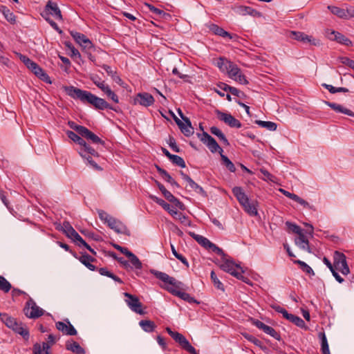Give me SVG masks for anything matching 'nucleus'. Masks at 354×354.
Returning <instances> with one entry per match:
<instances>
[{
  "instance_id": "f257e3e1",
  "label": "nucleus",
  "mask_w": 354,
  "mask_h": 354,
  "mask_svg": "<svg viewBox=\"0 0 354 354\" xmlns=\"http://www.w3.org/2000/svg\"><path fill=\"white\" fill-rule=\"evenodd\" d=\"M151 273L164 283L171 285V286L167 287L166 290L173 295L178 297L181 299L189 304L194 303L199 304L200 302L198 301L194 297H192L189 294L185 292L181 291L182 290H184V284L181 281L176 280L175 278L169 276L165 272L156 270H151Z\"/></svg>"
},
{
  "instance_id": "f03ea898",
  "label": "nucleus",
  "mask_w": 354,
  "mask_h": 354,
  "mask_svg": "<svg viewBox=\"0 0 354 354\" xmlns=\"http://www.w3.org/2000/svg\"><path fill=\"white\" fill-rule=\"evenodd\" d=\"M232 193L247 213L250 216L257 215L258 212L256 207L257 202H250L241 187H234L232 189Z\"/></svg>"
},
{
  "instance_id": "7ed1b4c3",
  "label": "nucleus",
  "mask_w": 354,
  "mask_h": 354,
  "mask_svg": "<svg viewBox=\"0 0 354 354\" xmlns=\"http://www.w3.org/2000/svg\"><path fill=\"white\" fill-rule=\"evenodd\" d=\"M0 319L7 327L21 335L25 339L29 338V331L26 327L24 326L21 322H18L14 317L6 313H0Z\"/></svg>"
},
{
  "instance_id": "20e7f679",
  "label": "nucleus",
  "mask_w": 354,
  "mask_h": 354,
  "mask_svg": "<svg viewBox=\"0 0 354 354\" xmlns=\"http://www.w3.org/2000/svg\"><path fill=\"white\" fill-rule=\"evenodd\" d=\"M222 258L224 259V262L221 265V270L248 284L250 283V279L243 275L244 271L240 266L234 263L232 260L225 259V257H222Z\"/></svg>"
},
{
  "instance_id": "39448f33",
  "label": "nucleus",
  "mask_w": 354,
  "mask_h": 354,
  "mask_svg": "<svg viewBox=\"0 0 354 354\" xmlns=\"http://www.w3.org/2000/svg\"><path fill=\"white\" fill-rule=\"evenodd\" d=\"M66 93L74 99L80 100L84 104L91 105L95 95L89 91L82 90L75 86H71L65 88Z\"/></svg>"
},
{
  "instance_id": "423d86ee",
  "label": "nucleus",
  "mask_w": 354,
  "mask_h": 354,
  "mask_svg": "<svg viewBox=\"0 0 354 354\" xmlns=\"http://www.w3.org/2000/svg\"><path fill=\"white\" fill-rule=\"evenodd\" d=\"M150 198L160 205L165 210L167 211L174 218L180 221L181 223L185 225H189V221L187 220V217L181 212H178L173 207H171L170 205L163 199L159 198L156 196H150Z\"/></svg>"
},
{
  "instance_id": "0eeeda50",
  "label": "nucleus",
  "mask_w": 354,
  "mask_h": 354,
  "mask_svg": "<svg viewBox=\"0 0 354 354\" xmlns=\"http://www.w3.org/2000/svg\"><path fill=\"white\" fill-rule=\"evenodd\" d=\"M166 331L175 342L179 344L183 349L189 352L190 354H198L196 349L190 344L184 335L178 332L171 330L169 327L166 328Z\"/></svg>"
},
{
  "instance_id": "6e6552de",
  "label": "nucleus",
  "mask_w": 354,
  "mask_h": 354,
  "mask_svg": "<svg viewBox=\"0 0 354 354\" xmlns=\"http://www.w3.org/2000/svg\"><path fill=\"white\" fill-rule=\"evenodd\" d=\"M25 315L30 319H37L44 314V310L39 307L35 301L29 297L24 308Z\"/></svg>"
},
{
  "instance_id": "1a4fd4ad",
  "label": "nucleus",
  "mask_w": 354,
  "mask_h": 354,
  "mask_svg": "<svg viewBox=\"0 0 354 354\" xmlns=\"http://www.w3.org/2000/svg\"><path fill=\"white\" fill-rule=\"evenodd\" d=\"M198 138L205 144L212 153L218 152L220 154L223 152V149L218 145L216 140L209 135L207 132L203 131L202 133H197Z\"/></svg>"
},
{
  "instance_id": "9d476101",
  "label": "nucleus",
  "mask_w": 354,
  "mask_h": 354,
  "mask_svg": "<svg viewBox=\"0 0 354 354\" xmlns=\"http://www.w3.org/2000/svg\"><path fill=\"white\" fill-rule=\"evenodd\" d=\"M333 259L335 269L339 270L343 274L347 275L350 272V270L346 262V256L340 252L335 251Z\"/></svg>"
},
{
  "instance_id": "9b49d317",
  "label": "nucleus",
  "mask_w": 354,
  "mask_h": 354,
  "mask_svg": "<svg viewBox=\"0 0 354 354\" xmlns=\"http://www.w3.org/2000/svg\"><path fill=\"white\" fill-rule=\"evenodd\" d=\"M56 229L59 231H62L67 237L72 239L73 241L80 243L82 238L74 230L68 221H64L62 225L59 224L56 226Z\"/></svg>"
},
{
  "instance_id": "f8f14e48",
  "label": "nucleus",
  "mask_w": 354,
  "mask_h": 354,
  "mask_svg": "<svg viewBox=\"0 0 354 354\" xmlns=\"http://www.w3.org/2000/svg\"><path fill=\"white\" fill-rule=\"evenodd\" d=\"M288 37L290 39L301 41L304 44H310L313 46H319L320 41L313 38L312 36L306 35L305 33L299 31H290Z\"/></svg>"
},
{
  "instance_id": "ddd939ff",
  "label": "nucleus",
  "mask_w": 354,
  "mask_h": 354,
  "mask_svg": "<svg viewBox=\"0 0 354 354\" xmlns=\"http://www.w3.org/2000/svg\"><path fill=\"white\" fill-rule=\"evenodd\" d=\"M195 240L199 243L201 246L205 248V249H209L212 252H215L218 255L221 257H226V254L224 253L223 250L216 245L214 243H212L206 237L200 235L196 236L195 237Z\"/></svg>"
},
{
  "instance_id": "4468645a",
  "label": "nucleus",
  "mask_w": 354,
  "mask_h": 354,
  "mask_svg": "<svg viewBox=\"0 0 354 354\" xmlns=\"http://www.w3.org/2000/svg\"><path fill=\"white\" fill-rule=\"evenodd\" d=\"M124 296L127 298L126 302L132 311L140 315L145 314V312L142 309V303L139 301L138 297L129 292H124Z\"/></svg>"
},
{
  "instance_id": "2eb2a0df",
  "label": "nucleus",
  "mask_w": 354,
  "mask_h": 354,
  "mask_svg": "<svg viewBox=\"0 0 354 354\" xmlns=\"http://www.w3.org/2000/svg\"><path fill=\"white\" fill-rule=\"evenodd\" d=\"M218 118L224 122L232 128H241V123L230 113H223L219 110L216 111Z\"/></svg>"
},
{
  "instance_id": "dca6fc26",
  "label": "nucleus",
  "mask_w": 354,
  "mask_h": 354,
  "mask_svg": "<svg viewBox=\"0 0 354 354\" xmlns=\"http://www.w3.org/2000/svg\"><path fill=\"white\" fill-rule=\"evenodd\" d=\"M107 225L118 234H122L127 236L131 235V232L127 227L120 221L113 217L109 221Z\"/></svg>"
},
{
  "instance_id": "f3484780",
  "label": "nucleus",
  "mask_w": 354,
  "mask_h": 354,
  "mask_svg": "<svg viewBox=\"0 0 354 354\" xmlns=\"http://www.w3.org/2000/svg\"><path fill=\"white\" fill-rule=\"evenodd\" d=\"M156 184L159 189L160 190V192L167 201H169L171 203H173L175 205V206L179 208L180 209L183 210L185 209L184 204L178 198H176L174 196H173V194L167 190L163 185H162L158 181H156Z\"/></svg>"
},
{
  "instance_id": "a211bd4d",
  "label": "nucleus",
  "mask_w": 354,
  "mask_h": 354,
  "mask_svg": "<svg viewBox=\"0 0 354 354\" xmlns=\"http://www.w3.org/2000/svg\"><path fill=\"white\" fill-rule=\"evenodd\" d=\"M70 34L75 41L84 48L91 49L93 47L91 40L84 34L73 30L71 31Z\"/></svg>"
},
{
  "instance_id": "6ab92c4d",
  "label": "nucleus",
  "mask_w": 354,
  "mask_h": 354,
  "mask_svg": "<svg viewBox=\"0 0 354 354\" xmlns=\"http://www.w3.org/2000/svg\"><path fill=\"white\" fill-rule=\"evenodd\" d=\"M154 97L149 93H139L134 98V104H139L143 106L147 107L153 104Z\"/></svg>"
},
{
  "instance_id": "aec40b11",
  "label": "nucleus",
  "mask_w": 354,
  "mask_h": 354,
  "mask_svg": "<svg viewBox=\"0 0 354 354\" xmlns=\"http://www.w3.org/2000/svg\"><path fill=\"white\" fill-rule=\"evenodd\" d=\"M55 325L57 329L61 331L64 335H77L76 329L73 327L68 319H65L64 322H56Z\"/></svg>"
},
{
  "instance_id": "412c9836",
  "label": "nucleus",
  "mask_w": 354,
  "mask_h": 354,
  "mask_svg": "<svg viewBox=\"0 0 354 354\" xmlns=\"http://www.w3.org/2000/svg\"><path fill=\"white\" fill-rule=\"evenodd\" d=\"M217 86L224 91H229L232 95L236 96L239 99L245 100L246 97V95L243 91L225 83L220 82L217 84Z\"/></svg>"
},
{
  "instance_id": "4be33fe9",
  "label": "nucleus",
  "mask_w": 354,
  "mask_h": 354,
  "mask_svg": "<svg viewBox=\"0 0 354 354\" xmlns=\"http://www.w3.org/2000/svg\"><path fill=\"white\" fill-rule=\"evenodd\" d=\"M171 113L173 115V118L176 122V124L180 129L181 132L186 137H189L194 133V128L192 125H186L182 120L178 118L172 112Z\"/></svg>"
},
{
  "instance_id": "5701e85b",
  "label": "nucleus",
  "mask_w": 354,
  "mask_h": 354,
  "mask_svg": "<svg viewBox=\"0 0 354 354\" xmlns=\"http://www.w3.org/2000/svg\"><path fill=\"white\" fill-rule=\"evenodd\" d=\"M73 256L78 259L79 261L90 270L94 271L96 270V267L91 263V262L95 261L96 259L87 253H82V256L80 257H77L75 254H73Z\"/></svg>"
},
{
  "instance_id": "b1692460",
  "label": "nucleus",
  "mask_w": 354,
  "mask_h": 354,
  "mask_svg": "<svg viewBox=\"0 0 354 354\" xmlns=\"http://www.w3.org/2000/svg\"><path fill=\"white\" fill-rule=\"evenodd\" d=\"M91 105L93 106L95 109H100V110L111 109V110H113L115 111H117L115 108L111 106L104 99L100 98L96 95H95Z\"/></svg>"
},
{
  "instance_id": "393cba45",
  "label": "nucleus",
  "mask_w": 354,
  "mask_h": 354,
  "mask_svg": "<svg viewBox=\"0 0 354 354\" xmlns=\"http://www.w3.org/2000/svg\"><path fill=\"white\" fill-rule=\"evenodd\" d=\"M328 38L347 46H349L352 44L351 41L348 37H345L340 32L334 30L330 32V35H328Z\"/></svg>"
},
{
  "instance_id": "a878e982",
  "label": "nucleus",
  "mask_w": 354,
  "mask_h": 354,
  "mask_svg": "<svg viewBox=\"0 0 354 354\" xmlns=\"http://www.w3.org/2000/svg\"><path fill=\"white\" fill-rule=\"evenodd\" d=\"M46 10L53 15L57 19L62 20V15L57 3L48 1L46 6Z\"/></svg>"
},
{
  "instance_id": "bb28decb",
  "label": "nucleus",
  "mask_w": 354,
  "mask_h": 354,
  "mask_svg": "<svg viewBox=\"0 0 354 354\" xmlns=\"http://www.w3.org/2000/svg\"><path fill=\"white\" fill-rule=\"evenodd\" d=\"M31 71L39 77L40 79L44 81H47L48 79V75L44 72V71L35 62H32L28 67Z\"/></svg>"
},
{
  "instance_id": "cd10ccee",
  "label": "nucleus",
  "mask_w": 354,
  "mask_h": 354,
  "mask_svg": "<svg viewBox=\"0 0 354 354\" xmlns=\"http://www.w3.org/2000/svg\"><path fill=\"white\" fill-rule=\"evenodd\" d=\"M80 136L91 140L94 144H101L102 145H104V141L101 140L97 135H95L86 127H85Z\"/></svg>"
},
{
  "instance_id": "c85d7f7f",
  "label": "nucleus",
  "mask_w": 354,
  "mask_h": 354,
  "mask_svg": "<svg viewBox=\"0 0 354 354\" xmlns=\"http://www.w3.org/2000/svg\"><path fill=\"white\" fill-rule=\"evenodd\" d=\"M325 103L337 113H342L348 116L354 117L353 111L344 107L340 104L330 102H325Z\"/></svg>"
},
{
  "instance_id": "c756f323",
  "label": "nucleus",
  "mask_w": 354,
  "mask_h": 354,
  "mask_svg": "<svg viewBox=\"0 0 354 354\" xmlns=\"http://www.w3.org/2000/svg\"><path fill=\"white\" fill-rule=\"evenodd\" d=\"M298 235L299 236L295 240V244L302 250H307L308 252H311V250L309 247V241L306 238L303 232L299 234Z\"/></svg>"
},
{
  "instance_id": "7c9ffc66",
  "label": "nucleus",
  "mask_w": 354,
  "mask_h": 354,
  "mask_svg": "<svg viewBox=\"0 0 354 354\" xmlns=\"http://www.w3.org/2000/svg\"><path fill=\"white\" fill-rule=\"evenodd\" d=\"M234 9L237 14L241 15H250L255 16L258 13L256 10L249 6H235Z\"/></svg>"
},
{
  "instance_id": "2f4dec72",
  "label": "nucleus",
  "mask_w": 354,
  "mask_h": 354,
  "mask_svg": "<svg viewBox=\"0 0 354 354\" xmlns=\"http://www.w3.org/2000/svg\"><path fill=\"white\" fill-rule=\"evenodd\" d=\"M209 29L215 35L223 37H228L230 39H232L234 37L236 36V35H234V36L232 35L230 33L225 31L223 28H222L219 27L218 25H216L214 24H211L209 26Z\"/></svg>"
},
{
  "instance_id": "473e14b6",
  "label": "nucleus",
  "mask_w": 354,
  "mask_h": 354,
  "mask_svg": "<svg viewBox=\"0 0 354 354\" xmlns=\"http://www.w3.org/2000/svg\"><path fill=\"white\" fill-rule=\"evenodd\" d=\"M156 167L158 173L167 183H170L171 185L175 186L176 187H180L178 183L169 174V173L166 170L162 169L158 165H156Z\"/></svg>"
},
{
  "instance_id": "72a5a7b5",
  "label": "nucleus",
  "mask_w": 354,
  "mask_h": 354,
  "mask_svg": "<svg viewBox=\"0 0 354 354\" xmlns=\"http://www.w3.org/2000/svg\"><path fill=\"white\" fill-rule=\"evenodd\" d=\"M139 325L142 329L147 333H151L156 328L155 323L153 321L148 319L141 320L139 322Z\"/></svg>"
},
{
  "instance_id": "f704fd0d",
  "label": "nucleus",
  "mask_w": 354,
  "mask_h": 354,
  "mask_svg": "<svg viewBox=\"0 0 354 354\" xmlns=\"http://www.w3.org/2000/svg\"><path fill=\"white\" fill-rule=\"evenodd\" d=\"M66 348L67 350H69L73 353H77L80 354H84L85 353V350L76 342H67L66 344Z\"/></svg>"
},
{
  "instance_id": "c9c22d12",
  "label": "nucleus",
  "mask_w": 354,
  "mask_h": 354,
  "mask_svg": "<svg viewBox=\"0 0 354 354\" xmlns=\"http://www.w3.org/2000/svg\"><path fill=\"white\" fill-rule=\"evenodd\" d=\"M210 132L213 135L217 136L219 140L223 142L225 146H228L230 145L228 140L226 138L224 133L216 127H212L210 128Z\"/></svg>"
},
{
  "instance_id": "e433bc0d",
  "label": "nucleus",
  "mask_w": 354,
  "mask_h": 354,
  "mask_svg": "<svg viewBox=\"0 0 354 354\" xmlns=\"http://www.w3.org/2000/svg\"><path fill=\"white\" fill-rule=\"evenodd\" d=\"M328 9L333 14L340 18H348V12L346 10L337 6H328Z\"/></svg>"
},
{
  "instance_id": "4c0bfd02",
  "label": "nucleus",
  "mask_w": 354,
  "mask_h": 354,
  "mask_svg": "<svg viewBox=\"0 0 354 354\" xmlns=\"http://www.w3.org/2000/svg\"><path fill=\"white\" fill-rule=\"evenodd\" d=\"M101 91L104 92V94L106 95L107 97L111 99L115 103L119 102L118 96L111 89L110 86L106 84V86H103Z\"/></svg>"
},
{
  "instance_id": "58836bf2",
  "label": "nucleus",
  "mask_w": 354,
  "mask_h": 354,
  "mask_svg": "<svg viewBox=\"0 0 354 354\" xmlns=\"http://www.w3.org/2000/svg\"><path fill=\"white\" fill-rule=\"evenodd\" d=\"M0 11L3 13V16L5 17L8 21H9L11 24L15 23V16L13 14V12L10 11V9H8L7 7L4 6H2L0 8Z\"/></svg>"
},
{
  "instance_id": "ea45409f",
  "label": "nucleus",
  "mask_w": 354,
  "mask_h": 354,
  "mask_svg": "<svg viewBox=\"0 0 354 354\" xmlns=\"http://www.w3.org/2000/svg\"><path fill=\"white\" fill-rule=\"evenodd\" d=\"M98 272L101 275L110 277L115 281L118 282L119 283H123V281L120 278H119L118 276L115 275L114 274L109 271L106 268H100L98 270Z\"/></svg>"
},
{
  "instance_id": "a19ab883",
  "label": "nucleus",
  "mask_w": 354,
  "mask_h": 354,
  "mask_svg": "<svg viewBox=\"0 0 354 354\" xmlns=\"http://www.w3.org/2000/svg\"><path fill=\"white\" fill-rule=\"evenodd\" d=\"M319 337L321 339V350L322 354H330L328 341L324 333H320Z\"/></svg>"
},
{
  "instance_id": "79ce46f5",
  "label": "nucleus",
  "mask_w": 354,
  "mask_h": 354,
  "mask_svg": "<svg viewBox=\"0 0 354 354\" xmlns=\"http://www.w3.org/2000/svg\"><path fill=\"white\" fill-rule=\"evenodd\" d=\"M66 133L67 136L71 140H72L73 142L77 143L81 147L82 145H85L86 141L83 138H82L80 136H79L77 134L74 133L73 131L68 130V131H66Z\"/></svg>"
},
{
  "instance_id": "37998d69",
  "label": "nucleus",
  "mask_w": 354,
  "mask_h": 354,
  "mask_svg": "<svg viewBox=\"0 0 354 354\" xmlns=\"http://www.w3.org/2000/svg\"><path fill=\"white\" fill-rule=\"evenodd\" d=\"M255 123L270 131H275L277 127V124L275 122L270 121L256 120Z\"/></svg>"
},
{
  "instance_id": "c03bdc74",
  "label": "nucleus",
  "mask_w": 354,
  "mask_h": 354,
  "mask_svg": "<svg viewBox=\"0 0 354 354\" xmlns=\"http://www.w3.org/2000/svg\"><path fill=\"white\" fill-rule=\"evenodd\" d=\"M221 158L222 164L226 167V168L231 172H235L236 167L233 162L225 155L221 153Z\"/></svg>"
},
{
  "instance_id": "a18cd8bd",
  "label": "nucleus",
  "mask_w": 354,
  "mask_h": 354,
  "mask_svg": "<svg viewBox=\"0 0 354 354\" xmlns=\"http://www.w3.org/2000/svg\"><path fill=\"white\" fill-rule=\"evenodd\" d=\"M187 183L189 184V186L191 189L194 190L196 192L201 194L203 196H206V192L205 190L201 187L200 185H198L196 183H195L191 178L189 180H187Z\"/></svg>"
},
{
  "instance_id": "49530a36",
  "label": "nucleus",
  "mask_w": 354,
  "mask_h": 354,
  "mask_svg": "<svg viewBox=\"0 0 354 354\" xmlns=\"http://www.w3.org/2000/svg\"><path fill=\"white\" fill-rule=\"evenodd\" d=\"M294 263H296V264H298L299 266L300 269L303 272H306V274H310H310H312V275L315 274V272L313 270V269L308 264H306L305 262H304L302 261H300V260H295V261H294Z\"/></svg>"
},
{
  "instance_id": "de8ad7c7",
  "label": "nucleus",
  "mask_w": 354,
  "mask_h": 354,
  "mask_svg": "<svg viewBox=\"0 0 354 354\" xmlns=\"http://www.w3.org/2000/svg\"><path fill=\"white\" fill-rule=\"evenodd\" d=\"M129 259L133 266L138 270H141L142 268V264L139 259L131 252H130V255L127 256Z\"/></svg>"
},
{
  "instance_id": "09e8293b",
  "label": "nucleus",
  "mask_w": 354,
  "mask_h": 354,
  "mask_svg": "<svg viewBox=\"0 0 354 354\" xmlns=\"http://www.w3.org/2000/svg\"><path fill=\"white\" fill-rule=\"evenodd\" d=\"M79 153L83 158L87 160L90 166L92 167L94 169L97 171H100L102 169V167H100L89 155L87 156L86 154H84L83 151H80Z\"/></svg>"
},
{
  "instance_id": "8fccbe9b",
  "label": "nucleus",
  "mask_w": 354,
  "mask_h": 354,
  "mask_svg": "<svg viewBox=\"0 0 354 354\" xmlns=\"http://www.w3.org/2000/svg\"><path fill=\"white\" fill-rule=\"evenodd\" d=\"M12 288L10 283L3 276L0 275V290L8 292Z\"/></svg>"
},
{
  "instance_id": "3c124183",
  "label": "nucleus",
  "mask_w": 354,
  "mask_h": 354,
  "mask_svg": "<svg viewBox=\"0 0 354 354\" xmlns=\"http://www.w3.org/2000/svg\"><path fill=\"white\" fill-rule=\"evenodd\" d=\"M227 72L228 76L231 79H234L239 74V73H241V70L236 65L233 64L232 63H230L228 67V70H227Z\"/></svg>"
},
{
  "instance_id": "603ef678",
  "label": "nucleus",
  "mask_w": 354,
  "mask_h": 354,
  "mask_svg": "<svg viewBox=\"0 0 354 354\" xmlns=\"http://www.w3.org/2000/svg\"><path fill=\"white\" fill-rule=\"evenodd\" d=\"M102 68L106 72L108 75L111 77V78L114 81L118 82V80H120V78L117 75L116 71L113 70L111 66H109L106 64H103L102 66Z\"/></svg>"
},
{
  "instance_id": "864d4df0",
  "label": "nucleus",
  "mask_w": 354,
  "mask_h": 354,
  "mask_svg": "<svg viewBox=\"0 0 354 354\" xmlns=\"http://www.w3.org/2000/svg\"><path fill=\"white\" fill-rule=\"evenodd\" d=\"M288 320L301 328H306L304 321L298 316L292 314Z\"/></svg>"
},
{
  "instance_id": "5fc2aeb1",
  "label": "nucleus",
  "mask_w": 354,
  "mask_h": 354,
  "mask_svg": "<svg viewBox=\"0 0 354 354\" xmlns=\"http://www.w3.org/2000/svg\"><path fill=\"white\" fill-rule=\"evenodd\" d=\"M263 332L274 337L275 339L279 340L281 338L280 334L277 333L273 328L268 325H266Z\"/></svg>"
},
{
  "instance_id": "6e6d98bb",
  "label": "nucleus",
  "mask_w": 354,
  "mask_h": 354,
  "mask_svg": "<svg viewBox=\"0 0 354 354\" xmlns=\"http://www.w3.org/2000/svg\"><path fill=\"white\" fill-rule=\"evenodd\" d=\"M80 151H83L84 154L88 153L91 156H98V153L93 147L87 145L86 142L85 145L82 146Z\"/></svg>"
},
{
  "instance_id": "4d7b16f0",
  "label": "nucleus",
  "mask_w": 354,
  "mask_h": 354,
  "mask_svg": "<svg viewBox=\"0 0 354 354\" xmlns=\"http://www.w3.org/2000/svg\"><path fill=\"white\" fill-rule=\"evenodd\" d=\"M323 86L327 88L328 90V91L331 93H337V92H344V93H346V92H348V89L345 88V87H335L332 85H329V84H323Z\"/></svg>"
},
{
  "instance_id": "13d9d810",
  "label": "nucleus",
  "mask_w": 354,
  "mask_h": 354,
  "mask_svg": "<svg viewBox=\"0 0 354 354\" xmlns=\"http://www.w3.org/2000/svg\"><path fill=\"white\" fill-rule=\"evenodd\" d=\"M231 62H227L225 59L219 58L216 62V66L220 68L223 72L227 71L228 70L229 65Z\"/></svg>"
},
{
  "instance_id": "bf43d9fd",
  "label": "nucleus",
  "mask_w": 354,
  "mask_h": 354,
  "mask_svg": "<svg viewBox=\"0 0 354 354\" xmlns=\"http://www.w3.org/2000/svg\"><path fill=\"white\" fill-rule=\"evenodd\" d=\"M211 279L216 288L224 290V286L223 283L218 279L215 272L213 270L211 272Z\"/></svg>"
},
{
  "instance_id": "052dcab7",
  "label": "nucleus",
  "mask_w": 354,
  "mask_h": 354,
  "mask_svg": "<svg viewBox=\"0 0 354 354\" xmlns=\"http://www.w3.org/2000/svg\"><path fill=\"white\" fill-rule=\"evenodd\" d=\"M170 160L172 162L173 164H174L178 167H180L182 168H184L186 167L184 160L181 157H180L177 155H174L173 156H171V158L170 159Z\"/></svg>"
},
{
  "instance_id": "680f3d73",
  "label": "nucleus",
  "mask_w": 354,
  "mask_h": 354,
  "mask_svg": "<svg viewBox=\"0 0 354 354\" xmlns=\"http://www.w3.org/2000/svg\"><path fill=\"white\" fill-rule=\"evenodd\" d=\"M286 225L290 231H291L297 234H299L303 232L302 230L301 229V227L295 223L287 221L286 223Z\"/></svg>"
},
{
  "instance_id": "e2e57ef3",
  "label": "nucleus",
  "mask_w": 354,
  "mask_h": 354,
  "mask_svg": "<svg viewBox=\"0 0 354 354\" xmlns=\"http://www.w3.org/2000/svg\"><path fill=\"white\" fill-rule=\"evenodd\" d=\"M338 59L342 64L346 65L354 70V60L351 59L347 57H339Z\"/></svg>"
},
{
  "instance_id": "0e129e2a",
  "label": "nucleus",
  "mask_w": 354,
  "mask_h": 354,
  "mask_svg": "<svg viewBox=\"0 0 354 354\" xmlns=\"http://www.w3.org/2000/svg\"><path fill=\"white\" fill-rule=\"evenodd\" d=\"M97 212H98L99 218H100V220L104 221L106 224H108L109 221L113 218V216L108 214L104 210L100 209L97 211Z\"/></svg>"
},
{
  "instance_id": "69168bd1",
  "label": "nucleus",
  "mask_w": 354,
  "mask_h": 354,
  "mask_svg": "<svg viewBox=\"0 0 354 354\" xmlns=\"http://www.w3.org/2000/svg\"><path fill=\"white\" fill-rule=\"evenodd\" d=\"M146 6L148 7L150 12H151L152 13H153L159 17L165 15V12L163 10H162L158 8H156L155 6H153L151 4L146 3Z\"/></svg>"
},
{
  "instance_id": "338daca9",
  "label": "nucleus",
  "mask_w": 354,
  "mask_h": 354,
  "mask_svg": "<svg viewBox=\"0 0 354 354\" xmlns=\"http://www.w3.org/2000/svg\"><path fill=\"white\" fill-rule=\"evenodd\" d=\"M243 335L244 336V337L245 339H247L248 341L252 342L256 346H261V345L262 344L261 342L259 339H258L257 338H256L255 337H254L253 335H250L248 333H244V334H243Z\"/></svg>"
},
{
  "instance_id": "774afa93",
  "label": "nucleus",
  "mask_w": 354,
  "mask_h": 354,
  "mask_svg": "<svg viewBox=\"0 0 354 354\" xmlns=\"http://www.w3.org/2000/svg\"><path fill=\"white\" fill-rule=\"evenodd\" d=\"M68 126L74 129L75 131H77L78 133V134L81 135L82 131H84V129H85V127L84 126H81V125H78L77 124H75L74 122L73 121H69L68 122Z\"/></svg>"
}]
</instances>
